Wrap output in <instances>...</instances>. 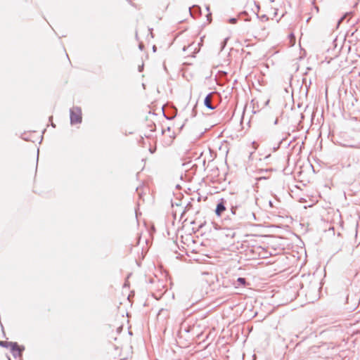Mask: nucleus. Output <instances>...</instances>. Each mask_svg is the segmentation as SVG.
Masks as SVG:
<instances>
[{
	"instance_id": "f03ea898",
	"label": "nucleus",
	"mask_w": 360,
	"mask_h": 360,
	"mask_svg": "<svg viewBox=\"0 0 360 360\" xmlns=\"http://www.w3.org/2000/svg\"><path fill=\"white\" fill-rule=\"evenodd\" d=\"M6 347H8L13 353L15 356H20L22 351V348L18 345L16 342H8Z\"/></svg>"
},
{
	"instance_id": "423d86ee",
	"label": "nucleus",
	"mask_w": 360,
	"mask_h": 360,
	"mask_svg": "<svg viewBox=\"0 0 360 360\" xmlns=\"http://www.w3.org/2000/svg\"><path fill=\"white\" fill-rule=\"evenodd\" d=\"M288 45L290 46H292L295 45V41H296V39H295V37L293 33H290L288 37Z\"/></svg>"
},
{
	"instance_id": "20e7f679",
	"label": "nucleus",
	"mask_w": 360,
	"mask_h": 360,
	"mask_svg": "<svg viewBox=\"0 0 360 360\" xmlns=\"http://www.w3.org/2000/svg\"><path fill=\"white\" fill-rule=\"evenodd\" d=\"M226 210V207L223 202H220L217 205L215 213L217 216H221V213Z\"/></svg>"
},
{
	"instance_id": "f257e3e1",
	"label": "nucleus",
	"mask_w": 360,
	"mask_h": 360,
	"mask_svg": "<svg viewBox=\"0 0 360 360\" xmlns=\"http://www.w3.org/2000/svg\"><path fill=\"white\" fill-rule=\"evenodd\" d=\"M82 120V110L79 108H73L70 111V120L72 124L81 123Z\"/></svg>"
},
{
	"instance_id": "7ed1b4c3",
	"label": "nucleus",
	"mask_w": 360,
	"mask_h": 360,
	"mask_svg": "<svg viewBox=\"0 0 360 360\" xmlns=\"http://www.w3.org/2000/svg\"><path fill=\"white\" fill-rule=\"evenodd\" d=\"M169 6V1L168 0H160L158 3V8L162 12L167 11Z\"/></svg>"
},
{
	"instance_id": "0eeeda50",
	"label": "nucleus",
	"mask_w": 360,
	"mask_h": 360,
	"mask_svg": "<svg viewBox=\"0 0 360 360\" xmlns=\"http://www.w3.org/2000/svg\"><path fill=\"white\" fill-rule=\"evenodd\" d=\"M237 282L240 285L245 286L247 285L246 280L244 278H238Z\"/></svg>"
},
{
	"instance_id": "39448f33",
	"label": "nucleus",
	"mask_w": 360,
	"mask_h": 360,
	"mask_svg": "<svg viewBox=\"0 0 360 360\" xmlns=\"http://www.w3.org/2000/svg\"><path fill=\"white\" fill-rule=\"evenodd\" d=\"M211 101H212V96L210 94L205 97V101H204V104L209 109L213 110L214 108L211 105Z\"/></svg>"
}]
</instances>
